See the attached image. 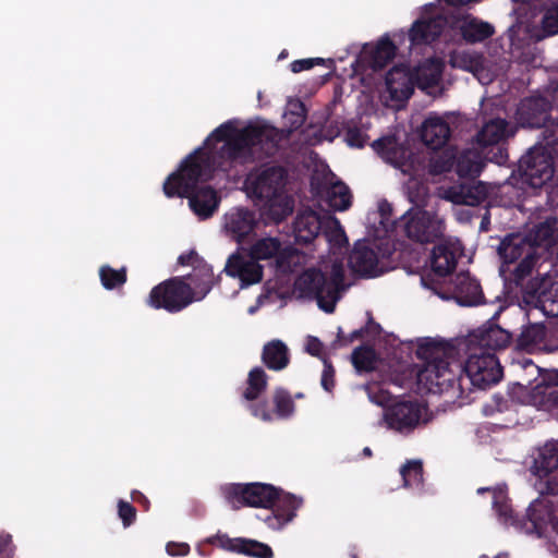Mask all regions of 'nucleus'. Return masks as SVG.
Returning <instances> with one entry per match:
<instances>
[{"label":"nucleus","mask_w":558,"mask_h":558,"mask_svg":"<svg viewBox=\"0 0 558 558\" xmlns=\"http://www.w3.org/2000/svg\"><path fill=\"white\" fill-rule=\"evenodd\" d=\"M454 354V348L445 342L426 340L420 343L416 355L424 363L417 373L418 381L439 392L457 387L463 395L472 387L486 389L501 379L502 367L495 353L470 348L464 364L456 361Z\"/></svg>","instance_id":"f257e3e1"},{"label":"nucleus","mask_w":558,"mask_h":558,"mask_svg":"<svg viewBox=\"0 0 558 558\" xmlns=\"http://www.w3.org/2000/svg\"><path fill=\"white\" fill-rule=\"evenodd\" d=\"M216 171L215 156L204 147L189 154L163 183L167 197L189 198L191 209L202 219L210 218L219 205L217 192L209 185L198 187L210 181Z\"/></svg>","instance_id":"f03ea898"},{"label":"nucleus","mask_w":558,"mask_h":558,"mask_svg":"<svg viewBox=\"0 0 558 558\" xmlns=\"http://www.w3.org/2000/svg\"><path fill=\"white\" fill-rule=\"evenodd\" d=\"M288 172L282 166H263L245 179L248 196L260 204V215L275 223L283 221L293 211L294 202L286 192Z\"/></svg>","instance_id":"7ed1b4c3"},{"label":"nucleus","mask_w":558,"mask_h":558,"mask_svg":"<svg viewBox=\"0 0 558 558\" xmlns=\"http://www.w3.org/2000/svg\"><path fill=\"white\" fill-rule=\"evenodd\" d=\"M216 142H223L221 154L230 161H244L252 156V148L260 146L268 155L278 149L280 136L278 130L259 124H248L238 129L233 121H227L216 128L210 136Z\"/></svg>","instance_id":"20e7f679"},{"label":"nucleus","mask_w":558,"mask_h":558,"mask_svg":"<svg viewBox=\"0 0 558 558\" xmlns=\"http://www.w3.org/2000/svg\"><path fill=\"white\" fill-rule=\"evenodd\" d=\"M398 227L410 241L417 244H434L444 239L446 223L436 213L410 208L400 219Z\"/></svg>","instance_id":"39448f33"},{"label":"nucleus","mask_w":558,"mask_h":558,"mask_svg":"<svg viewBox=\"0 0 558 558\" xmlns=\"http://www.w3.org/2000/svg\"><path fill=\"white\" fill-rule=\"evenodd\" d=\"M194 302V291L185 281V277L177 276L155 286L146 304L154 310H165L168 313H179Z\"/></svg>","instance_id":"423d86ee"},{"label":"nucleus","mask_w":558,"mask_h":558,"mask_svg":"<svg viewBox=\"0 0 558 558\" xmlns=\"http://www.w3.org/2000/svg\"><path fill=\"white\" fill-rule=\"evenodd\" d=\"M222 493L234 510L242 507L269 509L278 498L279 487L259 482L233 483L223 487Z\"/></svg>","instance_id":"0eeeda50"},{"label":"nucleus","mask_w":558,"mask_h":558,"mask_svg":"<svg viewBox=\"0 0 558 558\" xmlns=\"http://www.w3.org/2000/svg\"><path fill=\"white\" fill-rule=\"evenodd\" d=\"M553 153L558 154V145L547 146L543 141L533 147L519 161V172L524 183L533 189L542 187L554 175Z\"/></svg>","instance_id":"6e6552de"},{"label":"nucleus","mask_w":558,"mask_h":558,"mask_svg":"<svg viewBox=\"0 0 558 558\" xmlns=\"http://www.w3.org/2000/svg\"><path fill=\"white\" fill-rule=\"evenodd\" d=\"M438 74L426 75L424 70L413 73L409 66L399 64L388 71L385 81L390 98L395 101H405L412 96L416 82L422 87H433L438 83Z\"/></svg>","instance_id":"1a4fd4ad"},{"label":"nucleus","mask_w":558,"mask_h":558,"mask_svg":"<svg viewBox=\"0 0 558 558\" xmlns=\"http://www.w3.org/2000/svg\"><path fill=\"white\" fill-rule=\"evenodd\" d=\"M422 282L442 299H454L462 306L481 304L484 299L480 282L471 277L469 271L459 272L451 278L448 289L444 293L438 290L440 283L432 280L429 275L422 276Z\"/></svg>","instance_id":"9d476101"},{"label":"nucleus","mask_w":558,"mask_h":558,"mask_svg":"<svg viewBox=\"0 0 558 558\" xmlns=\"http://www.w3.org/2000/svg\"><path fill=\"white\" fill-rule=\"evenodd\" d=\"M530 470L541 480L547 477L545 482L539 483L538 489L542 495H558V476H550L558 471V440L546 441L533 451Z\"/></svg>","instance_id":"9b49d317"},{"label":"nucleus","mask_w":558,"mask_h":558,"mask_svg":"<svg viewBox=\"0 0 558 558\" xmlns=\"http://www.w3.org/2000/svg\"><path fill=\"white\" fill-rule=\"evenodd\" d=\"M295 289L301 296L316 300L320 310L326 313H333L336 298H328L327 277L317 268L304 270L295 280Z\"/></svg>","instance_id":"f8f14e48"},{"label":"nucleus","mask_w":558,"mask_h":558,"mask_svg":"<svg viewBox=\"0 0 558 558\" xmlns=\"http://www.w3.org/2000/svg\"><path fill=\"white\" fill-rule=\"evenodd\" d=\"M250 256L257 263L260 260H274L277 269L290 268L291 259L296 255V250L291 245H284L278 236H259L248 247Z\"/></svg>","instance_id":"ddd939ff"},{"label":"nucleus","mask_w":558,"mask_h":558,"mask_svg":"<svg viewBox=\"0 0 558 558\" xmlns=\"http://www.w3.org/2000/svg\"><path fill=\"white\" fill-rule=\"evenodd\" d=\"M526 533H536L542 536L550 529L558 533V502L548 498H537L533 500L526 509L524 515Z\"/></svg>","instance_id":"4468645a"},{"label":"nucleus","mask_w":558,"mask_h":558,"mask_svg":"<svg viewBox=\"0 0 558 558\" xmlns=\"http://www.w3.org/2000/svg\"><path fill=\"white\" fill-rule=\"evenodd\" d=\"M422 407L415 400H400L390 404L384 413L387 426L396 432L408 434L420 423Z\"/></svg>","instance_id":"2eb2a0df"},{"label":"nucleus","mask_w":558,"mask_h":558,"mask_svg":"<svg viewBox=\"0 0 558 558\" xmlns=\"http://www.w3.org/2000/svg\"><path fill=\"white\" fill-rule=\"evenodd\" d=\"M511 333L500 326L487 323L468 336V349L477 352H492L506 349L511 341Z\"/></svg>","instance_id":"dca6fc26"},{"label":"nucleus","mask_w":558,"mask_h":558,"mask_svg":"<svg viewBox=\"0 0 558 558\" xmlns=\"http://www.w3.org/2000/svg\"><path fill=\"white\" fill-rule=\"evenodd\" d=\"M223 271L231 278L240 280L241 288L259 283L263 280L264 267L250 256V253H233L226 263Z\"/></svg>","instance_id":"f3484780"},{"label":"nucleus","mask_w":558,"mask_h":558,"mask_svg":"<svg viewBox=\"0 0 558 558\" xmlns=\"http://www.w3.org/2000/svg\"><path fill=\"white\" fill-rule=\"evenodd\" d=\"M378 263V254L367 240L355 242L348 258L352 272L363 278L377 277L383 274Z\"/></svg>","instance_id":"a211bd4d"},{"label":"nucleus","mask_w":558,"mask_h":558,"mask_svg":"<svg viewBox=\"0 0 558 558\" xmlns=\"http://www.w3.org/2000/svg\"><path fill=\"white\" fill-rule=\"evenodd\" d=\"M208 543L218 545L225 550L253 558H274V551L269 545L251 538H231L227 534H217L209 537Z\"/></svg>","instance_id":"6ab92c4d"},{"label":"nucleus","mask_w":558,"mask_h":558,"mask_svg":"<svg viewBox=\"0 0 558 558\" xmlns=\"http://www.w3.org/2000/svg\"><path fill=\"white\" fill-rule=\"evenodd\" d=\"M275 410L269 409L267 401L250 404L248 409L253 416L264 422H271L276 418H289L294 412V402L290 392L283 388H277L272 395Z\"/></svg>","instance_id":"aec40b11"},{"label":"nucleus","mask_w":558,"mask_h":558,"mask_svg":"<svg viewBox=\"0 0 558 558\" xmlns=\"http://www.w3.org/2000/svg\"><path fill=\"white\" fill-rule=\"evenodd\" d=\"M451 23L452 15L442 14L416 20L409 31V39L412 45L432 44L440 37L446 27H451Z\"/></svg>","instance_id":"412c9836"},{"label":"nucleus","mask_w":558,"mask_h":558,"mask_svg":"<svg viewBox=\"0 0 558 558\" xmlns=\"http://www.w3.org/2000/svg\"><path fill=\"white\" fill-rule=\"evenodd\" d=\"M301 505V498L279 488L278 498H276L275 505L268 509L270 512L264 521L274 530L281 529L294 519Z\"/></svg>","instance_id":"4be33fe9"},{"label":"nucleus","mask_w":558,"mask_h":558,"mask_svg":"<svg viewBox=\"0 0 558 558\" xmlns=\"http://www.w3.org/2000/svg\"><path fill=\"white\" fill-rule=\"evenodd\" d=\"M526 7L531 17H539V39L558 34V0H531Z\"/></svg>","instance_id":"5701e85b"},{"label":"nucleus","mask_w":558,"mask_h":558,"mask_svg":"<svg viewBox=\"0 0 558 558\" xmlns=\"http://www.w3.org/2000/svg\"><path fill=\"white\" fill-rule=\"evenodd\" d=\"M484 492H492L493 495V508L497 514L498 521L505 526H513L519 531H523L526 527V521L524 515L519 517L514 512L510 504L508 494L502 488H478L477 493L483 494Z\"/></svg>","instance_id":"b1692460"},{"label":"nucleus","mask_w":558,"mask_h":558,"mask_svg":"<svg viewBox=\"0 0 558 558\" xmlns=\"http://www.w3.org/2000/svg\"><path fill=\"white\" fill-rule=\"evenodd\" d=\"M451 27L459 29L462 38L470 44L484 41L495 33L492 24L483 22L470 14L462 16L452 15Z\"/></svg>","instance_id":"393cba45"},{"label":"nucleus","mask_w":558,"mask_h":558,"mask_svg":"<svg viewBox=\"0 0 558 558\" xmlns=\"http://www.w3.org/2000/svg\"><path fill=\"white\" fill-rule=\"evenodd\" d=\"M325 222L322 217L312 209L300 211L293 222V234L298 244L312 243L320 232Z\"/></svg>","instance_id":"a878e982"},{"label":"nucleus","mask_w":558,"mask_h":558,"mask_svg":"<svg viewBox=\"0 0 558 558\" xmlns=\"http://www.w3.org/2000/svg\"><path fill=\"white\" fill-rule=\"evenodd\" d=\"M451 130L446 120L437 116L425 119L421 129V140L429 148L437 150L449 141Z\"/></svg>","instance_id":"bb28decb"},{"label":"nucleus","mask_w":558,"mask_h":558,"mask_svg":"<svg viewBox=\"0 0 558 558\" xmlns=\"http://www.w3.org/2000/svg\"><path fill=\"white\" fill-rule=\"evenodd\" d=\"M525 294L527 302L533 303L545 316L558 317V281L539 289H526Z\"/></svg>","instance_id":"cd10ccee"},{"label":"nucleus","mask_w":558,"mask_h":558,"mask_svg":"<svg viewBox=\"0 0 558 558\" xmlns=\"http://www.w3.org/2000/svg\"><path fill=\"white\" fill-rule=\"evenodd\" d=\"M457 255L452 247L447 243H438L434 246L430 254V279L435 281L433 276L445 278L451 275L457 267ZM436 282H439L436 280Z\"/></svg>","instance_id":"c85d7f7f"},{"label":"nucleus","mask_w":558,"mask_h":558,"mask_svg":"<svg viewBox=\"0 0 558 558\" xmlns=\"http://www.w3.org/2000/svg\"><path fill=\"white\" fill-rule=\"evenodd\" d=\"M513 133L509 130L506 119L495 118L487 121L476 134V143L480 147L486 148L496 146Z\"/></svg>","instance_id":"c756f323"},{"label":"nucleus","mask_w":558,"mask_h":558,"mask_svg":"<svg viewBox=\"0 0 558 558\" xmlns=\"http://www.w3.org/2000/svg\"><path fill=\"white\" fill-rule=\"evenodd\" d=\"M527 252H535L525 235L511 233L506 235L499 246L498 254L504 263L512 264L523 258Z\"/></svg>","instance_id":"7c9ffc66"},{"label":"nucleus","mask_w":558,"mask_h":558,"mask_svg":"<svg viewBox=\"0 0 558 558\" xmlns=\"http://www.w3.org/2000/svg\"><path fill=\"white\" fill-rule=\"evenodd\" d=\"M185 279L190 280L187 283L194 291V301L204 299L215 284L213 267L205 260H201L198 264L194 265V269Z\"/></svg>","instance_id":"2f4dec72"},{"label":"nucleus","mask_w":558,"mask_h":558,"mask_svg":"<svg viewBox=\"0 0 558 558\" xmlns=\"http://www.w3.org/2000/svg\"><path fill=\"white\" fill-rule=\"evenodd\" d=\"M255 226V214L248 209H238L227 217L226 228L238 243L244 242Z\"/></svg>","instance_id":"473e14b6"},{"label":"nucleus","mask_w":558,"mask_h":558,"mask_svg":"<svg viewBox=\"0 0 558 558\" xmlns=\"http://www.w3.org/2000/svg\"><path fill=\"white\" fill-rule=\"evenodd\" d=\"M262 361L268 369L282 371L290 363L289 349L283 341L271 340L263 347Z\"/></svg>","instance_id":"72a5a7b5"},{"label":"nucleus","mask_w":558,"mask_h":558,"mask_svg":"<svg viewBox=\"0 0 558 558\" xmlns=\"http://www.w3.org/2000/svg\"><path fill=\"white\" fill-rule=\"evenodd\" d=\"M537 395L541 408L558 420V371H553L545 378V385L537 387Z\"/></svg>","instance_id":"f704fd0d"},{"label":"nucleus","mask_w":558,"mask_h":558,"mask_svg":"<svg viewBox=\"0 0 558 558\" xmlns=\"http://www.w3.org/2000/svg\"><path fill=\"white\" fill-rule=\"evenodd\" d=\"M396 52L393 41L388 36L381 37L376 46L365 52L368 66L374 71L383 70L393 60Z\"/></svg>","instance_id":"c9c22d12"},{"label":"nucleus","mask_w":558,"mask_h":558,"mask_svg":"<svg viewBox=\"0 0 558 558\" xmlns=\"http://www.w3.org/2000/svg\"><path fill=\"white\" fill-rule=\"evenodd\" d=\"M556 218H547L545 221L535 225L525 234L527 242L535 250L538 246L550 247L557 238Z\"/></svg>","instance_id":"e433bc0d"},{"label":"nucleus","mask_w":558,"mask_h":558,"mask_svg":"<svg viewBox=\"0 0 558 558\" xmlns=\"http://www.w3.org/2000/svg\"><path fill=\"white\" fill-rule=\"evenodd\" d=\"M484 166L482 154L476 149H465L456 156V172L460 178H475Z\"/></svg>","instance_id":"4c0bfd02"},{"label":"nucleus","mask_w":558,"mask_h":558,"mask_svg":"<svg viewBox=\"0 0 558 558\" xmlns=\"http://www.w3.org/2000/svg\"><path fill=\"white\" fill-rule=\"evenodd\" d=\"M546 337V328L543 324H529L524 326L517 338L515 347L520 350L530 351L541 345Z\"/></svg>","instance_id":"58836bf2"},{"label":"nucleus","mask_w":558,"mask_h":558,"mask_svg":"<svg viewBox=\"0 0 558 558\" xmlns=\"http://www.w3.org/2000/svg\"><path fill=\"white\" fill-rule=\"evenodd\" d=\"M268 376L266 372L259 367H253L247 375V387L242 393L243 399L246 401H255L267 389Z\"/></svg>","instance_id":"ea45409f"},{"label":"nucleus","mask_w":558,"mask_h":558,"mask_svg":"<svg viewBox=\"0 0 558 558\" xmlns=\"http://www.w3.org/2000/svg\"><path fill=\"white\" fill-rule=\"evenodd\" d=\"M352 364L359 373H368L376 368L377 355L374 348L360 345L352 352Z\"/></svg>","instance_id":"a19ab883"},{"label":"nucleus","mask_w":558,"mask_h":558,"mask_svg":"<svg viewBox=\"0 0 558 558\" xmlns=\"http://www.w3.org/2000/svg\"><path fill=\"white\" fill-rule=\"evenodd\" d=\"M327 201L335 210H347L352 204V195L343 182L332 184L327 191Z\"/></svg>","instance_id":"79ce46f5"},{"label":"nucleus","mask_w":558,"mask_h":558,"mask_svg":"<svg viewBox=\"0 0 558 558\" xmlns=\"http://www.w3.org/2000/svg\"><path fill=\"white\" fill-rule=\"evenodd\" d=\"M456 170V154L449 149L432 157L428 163V173L430 175H440Z\"/></svg>","instance_id":"37998d69"},{"label":"nucleus","mask_w":558,"mask_h":558,"mask_svg":"<svg viewBox=\"0 0 558 558\" xmlns=\"http://www.w3.org/2000/svg\"><path fill=\"white\" fill-rule=\"evenodd\" d=\"M99 277L105 289L113 290L126 282V268L114 269L109 265H104L99 269Z\"/></svg>","instance_id":"c03bdc74"},{"label":"nucleus","mask_w":558,"mask_h":558,"mask_svg":"<svg viewBox=\"0 0 558 558\" xmlns=\"http://www.w3.org/2000/svg\"><path fill=\"white\" fill-rule=\"evenodd\" d=\"M537 262L536 252H527L511 274V279L517 287H523L524 281L532 275Z\"/></svg>","instance_id":"a18cd8bd"},{"label":"nucleus","mask_w":558,"mask_h":558,"mask_svg":"<svg viewBox=\"0 0 558 558\" xmlns=\"http://www.w3.org/2000/svg\"><path fill=\"white\" fill-rule=\"evenodd\" d=\"M343 265L335 262L331 266L330 277L327 278L328 298H336V303L340 298V292L345 289Z\"/></svg>","instance_id":"49530a36"},{"label":"nucleus","mask_w":558,"mask_h":558,"mask_svg":"<svg viewBox=\"0 0 558 558\" xmlns=\"http://www.w3.org/2000/svg\"><path fill=\"white\" fill-rule=\"evenodd\" d=\"M459 197L460 199L458 201V203L468 206H478L486 199L487 190L481 183L476 185L462 186Z\"/></svg>","instance_id":"de8ad7c7"},{"label":"nucleus","mask_w":558,"mask_h":558,"mask_svg":"<svg viewBox=\"0 0 558 558\" xmlns=\"http://www.w3.org/2000/svg\"><path fill=\"white\" fill-rule=\"evenodd\" d=\"M323 234L332 246L342 247L348 244L345 232L336 218L325 222Z\"/></svg>","instance_id":"09e8293b"},{"label":"nucleus","mask_w":558,"mask_h":558,"mask_svg":"<svg viewBox=\"0 0 558 558\" xmlns=\"http://www.w3.org/2000/svg\"><path fill=\"white\" fill-rule=\"evenodd\" d=\"M404 486L410 487L421 483L423 478V465L421 461H408L400 470Z\"/></svg>","instance_id":"8fccbe9b"},{"label":"nucleus","mask_w":558,"mask_h":558,"mask_svg":"<svg viewBox=\"0 0 558 558\" xmlns=\"http://www.w3.org/2000/svg\"><path fill=\"white\" fill-rule=\"evenodd\" d=\"M514 405V402L508 396H504L501 393H495L490 401L485 404L484 413L486 415H493L495 412H506L509 411Z\"/></svg>","instance_id":"3c124183"},{"label":"nucleus","mask_w":558,"mask_h":558,"mask_svg":"<svg viewBox=\"0 0 558 558\" xmlns=\"http://www.w3.org/2000/svg\"><path fill=\"white\" fill-rule=\"evenodd\" d=\"M372 147L377 154L387 159H391L397 154V142L392 136H385L374 141Z\"/></svg>","instance_id":"603ef678"},{"label":"nucleus","mask_w":558,"mask_h":558,"mask_svg":"<svg viewBox=\"0 0 558 558\" xmlns=\"http://www.w3.org/2000/svg\"><path fill=\"white\" fill-rule=\"evenodd\" d=\"M118 515L121 519L123 526L129 527L136 520V508L129 501L120 499L118 501Z\"/></svg>","instance_id":"864d4df0"},{"label":"nucleus","mask_w":558,"mask_h":558,"mask_svg":"<svg viewBox=\"0 0 558 558\" xmlns=\"http://www.w3.org/2000/svg\"><path fill=\"white\" fill-rule=\"evenodd\" d=\"M320 385L328 392H331L335 387V368L331 362L327 359L324 360Z\"/></svg>","instance_id":"5fc2aeb1"},{"label":"nucleus","mask_w":558,"mask_h":558,"mask_svg":"<svg viewBox=\"0 0 558 558\" xmlns=\"http://www.w3.org/2000/svg\"><path fill=\"white\" fill-rule=\"evenodd\" d=\"M325 60L322 58H308V59H299L294 60L290 64V69L293 73H300L305 70H310L317 64H324Z\"/></svg>","instance_id":"6e6d98bb"},{"label":"nucleus","mask_w":558,"mask_h":558,"mask_svg":"<svg viewBox=\"0 0 558 558\" xmlns=\"http://www.w3.org/2000/svg\"><path fill=\"white\" fill-rule=\"evenodd\" d=\"M15 546L9 533H0V558H12Z\"/></svg>","instance_id":"4d7b16f0"},{"label":"nucleus","mask_w":558,"mask_h":558,"mask_svg":"<svg viewBox=\"0 0 558 558\" xmlns=\"http://www.w3.org/2000/svg\"><path fill=\"white\" fill-rule=\"evenodd\" d=\"M345 142L349 146L356 148H362L365 144L364 135L357 128L348 129L345 132Z\"/></svg>","instance_id":"13d9d810"},{"label":"nucleus","mask_w":558,"mask_h":558,"mask_svg":"<svg viewBox=\"0 0 558 558\" xmlns=\"http://www.w3.org/2000/svg\"><path fill=\"white\" fill-rule=\"evenodd\" d=\"M298 110L291 111L290 114L293 119H290L291 128L299 129L306 120V108L303 102L299 101L296 105Z\"/></svg>","instance_id":"bf43d9fd"},{"label":"nucleus","mask_w":558,"mask_h":558,"mask_svg":"<svg viewBox=\"0 0 558 558\" xmlns=\"http://www.w3.org/2000/svg\"><path fill=\"white\" fill-rule=\"evenodd\" d=\"M201 260L204 259L199 257L194 250H192L187 253L181 254L178 258V264L182 266H192L194 268V265L198 264Z\"/></svg>","instance_id":"052dcab7"},{"label":"nucleus","mask_w":558,"mask_h":558,"mask_svg":"<svg viewBox=\"0 0 558 558\" xmlns=\"http://www.w3.org/2000/svg\"><path fill=\"white\" fill-rule=\"evenodd\" d=\"M167 553L170 556H186L190 553V546L186 543H169Z\"/></svg>","instance_id":"680f3d73"},{"label":"nucleus","mask_w":558,"mask_h":558,"mask_svg":"<svg viewBox=\"0 0 558 558\" xmlns=\"http://www.w3.org/2000/svg\"><path fill=\"white\" fill-rule=\"evenodd\" d=\"M306 351L313 356H319L323 351V343L316 337H308L306 342Z\"/></svg>","instance_id":"e2e57ef3"},{"label":"nucleus","mask_w":558,"mask_h":558,"mask_svg":"<svg viewBox=\"0 0 558 558\" xmlns=\"http://www.w3.org/2000/svg\"><path fill=\"white\" fill-rule=\"evenodd\" d=\"M365 332V329L364 328H360V329H356L354 331H352L350 333V336L347 338L342 335L341 330L338 332V336H337V341L341 344V345H347L348 343H351L353 342L354 340L356 339H360L363 337Z\"/></svg>","instance_id":"0e129e2a"},{"label":"nucleus","mask_w":558,"mask_h":558,"mask_svg":"<svg viewBox=\"0 0 558 558\" xmlns=\"http://www.w3.org/2000/svg\"><path fill=\"white\" fill-rule=\"evenodd\" d=\"M132 499H133V501H135L138 505H141L145 511L149 510L150 502H149L148 498L142 492L133 490L132 492Z\"/></svg>","instance_id":"69168bd1"},{"label":"nucleus","mask_w":558,"mask_h":558,"mask_svg":"<svg viewBox=\"0 0 558 558\" xmlns=\"http://www.w3.org/2000/svg\"><path fill=\"white\" fill-rule=\"evenodd\" d=\"M497 151L494 154L492 158H489L490 161L496 162L497 165H502L506 162L508 154L501 148L496 147Z\"/></svg>","instance_id":"338daca9"},{"label":"nucleus","mask_w":558,"mask_h":558,"mask_svg":"<svg viewBox=\"0 0 558 558\" xmlns=\"http://www.w3.org/2000/svg\"><path fill=\"white\" fill-rule=\"evenodd\" d=\"M391 210L392 209L389 204L380 206V213H381L383 218H386L387 215L391 213Z\"/></svg>","instance_id":"774afa93"}]
</instances>
